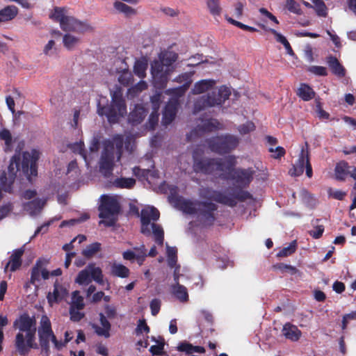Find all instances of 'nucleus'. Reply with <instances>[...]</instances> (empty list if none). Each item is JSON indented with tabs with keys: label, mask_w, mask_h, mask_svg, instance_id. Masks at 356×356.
<instances>
[{
	"label": "nucleus",
	"mask_w": 356,
	"mask_h": 356,
	"mask_svg": "<svg viewBox=\"0 0 356 356\" xmlns=\"http://www.w3.org/2000/svg\"><path fill=\"white\" fill-rule=\"evenodd\" d=\"M40 152L33 149L28 151L15 152L11 157L7 170L0 175V200L3 197L2 191L12 194L14 191L13 185L17 177L26 178L29 183L38 176V161Z\"/></svg>",
	"instance_id": "1"
},
{
	"label": "nucleus",
	"mask_w": 356,
	"mask_h": 356,
	"mask_svg": "<svg viewBox=\"0 0 356 356\" xmlns=\"http://www.w3.org/2000/svg\"><path fill=\"white\" fill-rule=\"evenodd\" d=\"M35 317H31L28 313H23L14 321L13 327L19 330L15 337V346L20 354L29 348H38V344L35 342Z\"/></svg>",
	"instance_id": "2"
},
{
	"label": "nucleus",
	"mask_w": 356,
	"mask_h": 356,
	"mask_svg": "<svg viewBox=\"0 0 356 356\" xmlns=\"http://www.w3.org/2000/svg\"><path fill=\"white\" fill-rule=\"evenodd\" d=\"M236 165L234 156H228L224 158H197L193 156V169L195 173L205 175H218L224 173L225 170H229Z\"/></svg>",
	"instance_id": "3"
},
{
	"label": "nucleus",
	"mask_w": 356,
	"mask_h": 356,
	"mask_svg": "<svg viewBox=\"0 0 356 356\" xmlns=\"http://www.w3.org/2000/svg\"><path fill=\"white\" fill-rule=\"evenodd\" d=\"M106 97L99 98L97 103V113L100 116H106L108 122H118L120 118L127 114V105L120 92L114 91L111 93V102L108 103Z\"/></svg>",
	"instance_id": "4"
},
{
	"label": "nucleus",
	"mask_w": 356,
	"mask_h": 356,
	"mask_svg": "<svg viewBox=\"0 0 356 356\" xmlns=\"http://www.w3.org/2000/svg\"><path fill=\"white\" fill-rule=\"evenodd\" d=\"M200 196L209 200H213L218 203L234 207L237 204V200L244 202L247 200L252 199V195L246 191H239L232 197H229L220 191L214 190L211 188H204L200 191Z\"/></svg>",
	"instance_id": "5"
},
{
	"label": "nucleus",
	"mask_w": 356,
	"mask_h": 356,
	"mask_svg": "<svg viewBox=\"0 0 356 356\" xmlns=\"http://www.w3.org/2000/svg\"><path fill=\"white\" fill-rule=\"evenodd\" d=\"M234 165L229 170H225L224 173L219 175V178L223 180H231L235 186L236 191V194L239 191H243V188L249 186L253 180L254 170L252 168H235Z\"/></svg>",
	"instance_id": "6"
},
{
	"label": "nucleus",
	"mask_w": 356,
	"mask_h": 356,
	"mask_svg": "<svg viewBox=\"0 0 356 356\" xmlns=\"http://www.w3.org/2000/svg\"><path fill=\"white\" fill-rule=\"evenodd\" d=\"M230 95V89L225 86H222L218 90H213L199 97L194 103V113H198L206 108L220 106L229 98Z\"/></svg>",
	"instance_id": "7"
},
{
	"label": "nucleus",
	"mask_w": 356,
	"mask_h": 356,
	"mask_svg": "<svg viewBox=\"0 0 356 356\" xmlns=\"http://www.w3.org/2000/svg\"><path fill=\"white\" fill-rule=\"evenodd\" d=\"M207 143L212 152L218 154H225L237 147L239 139L234 135L227 134L209 138Z\"/></svg>",
	"instance_id": "8"
},
{
	"label": "nucleus",
	"mask_w": 356,
	"mask_h": 356,
	"mask_svg": "<svg viewBox=\"0 0 356 356\" xmlns=\"http://www.w3.org/2000/svg\"><path fill=\"white\" fill-rule=\"evenodd\" d=\"M99 211V218L102 219L108 218L120 213V205L115 198L104 195L101 197Z\"/></svg>",
	"instance_id": "9"
},
{
	"label": "nucleus",
	"mask_w": 356,
	"mask_h": 356,
	"mask_svg": "<svg viewBox=\"0 0 356 356\" xmlns=\"http://www.w3.org/2000/svg\"><path fill=\"white\" fill-rule=\"evenodd\" d=\"M114 159L115 154L113 144L111 143H105L99 161L100 171L105 176L112 173L114 166Z\"/></svg>",
	"instance_id": "10"
},
{
	"label": "nucleus",
	"mask_w": 356,
	"mask_h": 356,
	"mask_svg": "<svg viewBox=\"0 0 356 356\" xmlns=\"http://www.w3.org/2000/svg\"><path fill=\"white\" fill-rule=\"evenodd\" d=\"M140 232L145 235L149 236L151 230L149 225L151 220L154 222L157 221L160 217L159 211L154 207H148L143 209L140 212Z\"/></svg>",
	"instance_id": "11"
},
{
	"label": "nucleus",
	"mask_w": 356,
	"mask_h": 356,
	"mask_svg": "<svg viewBox=\"0 0 356 356\" xmlns=\"http://www.w3.org/2000/svg\"><path fill=\"white\" fill-rule=\"evenodd\" d=\"M53 333L49 318L44 315L41 318L40 326L38 329L40 345L43 350L48 351L49 348V340Z\"/></svg>",
	"instance_id": "12"
},
{
	"label": "nucleus",
	"mask_w": 356,
	"mask_h": 356,
	"mask_svg": "<svg viewBox=\"0 0 356 356\" xmlns=\"http://www.w3.org/2000/svg\"><path fill=\"white\" fill-rule=\"evenodd\" d=\"M60 28L65 32H75L78 33H83L92 29V27L87 22L80 21L72 16H67L65 18L64 24Z\"/></svg>",
	"instance_id": "13"
},
{
	"label": "nucleus",
	"mask_w": 356,
	"mask_h": 356,
	"mask_svg": "<svg viewBox=\"0 0 356 356\" xmlns=\"http://www.w3.org/2000/svg\"><path fill=\"white\" fill-rule=\"evenodd\" d=\"M179 102L177 99H170L165 105L162 117V124L164 126H168L172 123L175 120L177 110H178Z\"/></svg>",
	"instance_id": "14"
},
{
	"label": "nucleus",
	"mask_w": 356,
	"mask_h": 356,
	"mask_svg": "<svg viewBox=\"0 0 356 356\" xmlns=\"http://www.w3.org/2000/svg\"><path fill=\"white\" fill-rule=\"evenodd\" d=\"M335 176L337 179L343 181L348 175L356 180V167L349 165L346 161H341L335 167Z\"/></svg>",
	"instance_id": "15"
},
{
	"label": "nucleus",
	"mask_w": 356,
	"mask_h": 356,
	"mask_svg": "<svg viewBox=\"0 0 356 356\" xmlns=\"http://www.w3.org/2000/svg\"><path fill=\"white\" fill-rule=\"evenodd\" d=\"M196 204L199 207L200 213L211 224L215 220L213 212L218 209L216 204L211 202H197Z\"/></svg>",
	"instance_id": "16"
},
{
	"label": "nucleus",
	"mask_w": 356,
	"mask_h": 356,
	"mask_svg": "<svg viewBox=\"0 0 356 356\" xmlns=\"http://www.w3.org/2000/svg\"><path fill=\"white\" fill-rule=\"evenodd\" d=\"M99 316L101 326L94 324L92 328L97 335L108 339L111 337V324L103 313H100Z\"/></svg>",
	"instance_id": "17"
},
{
	"label": "nucleus",
	"mask_w": 356,
	"mask_h": 356,
	"mask_svg": "<svg viewBox=\"0 0 356 356\" xmlns=\"http://www.w3.org/2000/svg\"><path fill=\"white\" fill-rule=\"evenodd\" d=\"M326 63L334 75L339 78L345 76L346 70L336 56L332 55L327 56Z\"/></svg>",
	"instance_id": "18"
},
{
	"label": "nucleus",
	"mask_w": 356,
	"mask_h": 356,
	"mask_svg": "<svg viewBox=\"0 0 356 356\" xmlns=\"http://www.w3.org/2000/svg\"><path fill=\"white\" fill-rule=\"evenodd\" d=\"M193 72H184L177 76L175 81L177 83H183V85L179 88L173 89L175 93L179 96L184 95L192 83V76Z\"/></svg>",
	"instance_id": "19"
},
{
	"label": "nucleus",
	"mask_w": 356,
	"mask_h": 356,
	"mask_svg": "<svg viewBox=\"0 0 356 356\" xmlns=\"http://www.w3.org/2000/svg\"><path fill=\"white\" fill-rule=\"evenodd\" d=\"M24 250L23 248L16 249L13 251L10 257L9 261L6 264L4 271L6 272L10 266V270L14 272L22 266V257L23 256Z\"/></svg>",
	"instance_id": "20"
},
{
	"label": "nucleus",
	"mask_w": 356,
	"mask_h": 356,
	"mask_svg": "<svg viewBox=\"0 0 356 356\" xmlns=\"http://www.w3.org/2000/svg\"><path fill=\"white\" fill-rule=\"evenodd\" d=\"M67 294L66 289L57 282L54 284L53 292H49L47 296L48 302L51 305L61 301Z\"/></svg>",
	"instance_id": "21"
},
{
	"label": "nucleus",
	"mask_w": 356,
	"mask_h": 356,
	"mask_svg": "<svg viewBox=\"0 0 356 356\" xmlns=\"http://www.w3.org/2000/svg\"><path fill=\"white\" fill-rule=\"evenodd\" d=\"M147 113V111L143 106L137 104L129 115V122L133 125H137L143 121Z\"/></svg>",
	"instance_id": "22"
},
{
	"label": "nucleus",
	"mask_w": 356,
	"mask_h": 356,
	"mask_svg": "<svg viewBox=\"0 0 356 356\" xmlns=\"http://www.w3.org/2000/svg\"><path fill=\"white\" fill-rule=\"evenodd\" d=\"M46 203L45 200L36 198L23 204V209L31 216L40 213Z\"/></svg>",
	"instance_id": "23"
},
{
	"label": "nucleus",
	"mask_w": 356,
	"mask_h": 356,
	"mask_svg": "<svg viewBox=\"0 0 356 356\" xmlns=\"http://www.w3.org/2000/svg\"><path fill=\"white\" fill-rule=\"evenodd\" d=\"M177 57V56L174 54L169 60L163 56L162 61H154L151 66L152 76L165 72L163 70L164 65H170L172 63L176 61Z\"/></svg>",
	"instance_id": "24"
},
{
	"label": "nucleus",
	"mask_w": 356,
	"mask_h": 356,
	"mask_svg": "<svg viewBox=\"0 0 356 356\" xmlns=\"http://www.w3.org/2000/svg\"><path fill=\"white\" fill-rule=\"evenodd\" d=\"M216 85V81L213 79H202L196 82L192 89L193 95H200L204 93Z\"/></svg>",
	"instance_id": "25"
},
{
	"label": "nucleus",
	"mask_w": 356,
	"mask_h": 356,
	"mask_svg": "<svg viewBox=\"0 0 356 356\" xmlns=\"http://www.w3.org/2000/svg\"><path fill=\"white\" fill-rule=\"evenodd\" d=\"M282 334L286 339L296 341L300 339L302 333L297 326L288 323L284 325Z\"/></svg>",
	"instance_id": "26"
},
{
	"label": "nucleus",
	"mask_w": 356,
	"mask_h": 356,
	"mask_svg": "<svg viewBox=\"0 0 356 356\" xmlns=\"http://www.w3.org/2000/svg\"><path fill=\"white\" fill-rule=\"evenodd\" d=\"M220 123L216 119L202 120V123L197 124V129L202 132H211L220 129Z\"/></svg>",
	"instance_id": "27"
},
{
	"label": "nucleus",
	"mask_w": 356,
	"mask_h": 356,
	"mask_svg": "<svg viewBox=\"0 0 356 356\" xmlns=\"http://www.w3.org/2000/svg\"><path fill=\"white\" fill-rule=\"evenodd\" d=\"M49 263V260L45 259H39L36 261L35 264L31 270L30 282L34 284L36 282L40 281V270Z\"/></svg>",
	"instance_id": "28"
},
{
	"label": "nucleus",
	"mask_w": 356,
	"mask_h": 356,
	"mask_svg": "<svg viewBox=\"0 0 356 356\" xmlns=\"http://www.w3.org/2000/svg\"><path fill=\"white\" fill-rule=\"evenodd\" d=\"M172 293L181 302H186L188 300V293L186 286L177 283L171 286Z\"/></svg>",
	"instance_id": "29"
},
{
	"label": "nucleus",
	"mask_w": 356,
	"mask_h": 356,
	"mask_svg": "<svg viewBox=\"0 0 356 356\" xmlns=\"http://www.w3.org/2000/svg\"><path fill=\"white\" fill-rule=\"evenodd\" d=\"M315 94L314 90L307 83H301L297 91V95L305 102L312 99Z\"/></svg>",
	"instance_id": "30"
},
{
	"label": "nucleus",
	"mask_w": 356,
	"mask_h": 356,
	"mask_svg": "<svg viewBox=\"0 0 356 356\" xmlns=\"http://www.w3.org/2000/svg\"><path fill=\"white\" fill-rule=\"evenodd\" d=\"M18 9L15 6H8L0 10V23L14 19L17 15Z\"/></svg>",
	"instance_id": "31"
},
{
	"label": "nucleus",
	"mask_w": 356,
	"mask_h": 356,
	"mask_svg": "<svg viewBox=\"0 0 356 356\" xmlns=\"http://www.w3.org/2000/svg\"><path fill=\"white\" fill-rule=\"evenodd\" d=\"M111 273L115 277L127 278L129 276L130 270L123 264L113 263L111 266Z\"/></svg>",
	"instance_id": "32"
},
{
	"label": "nucleus",
	"mask_w": 356,
	"mask_h": 356,
	"mask_svg": "<svg viewBox=\"0 0 356 356\" xmlns=\"http://www.w3.org/2000/svg\"><path fill=\"white\" fill-rule=\"evenodd\" d=\"M113 7L120 13L124 14L127 17H130L137 14L136 9L121 1H115L113 3Z\"/></svg>",
	"instance_id": "33"
},
{
	"label": "nucleus",
	"mask_w": 356,
	"mask_h": 356,
	"mask_svg": "<svg viewBox=\"0 0 356 356\" xmlns=\"http://www.w3.org/2000/svg\"><path fill=\"white\" fill-rule=\"evenodd\" d=\"M177 204L180 209L187 214H195L197 213L195 204L191 200L180 197L177 199Z\"/></svg>",
	"instance_id": "34"
},
{
	"label": "nucleus",
	"mask_w": 356,
	"mask_h": 356,
	"mask_svg": "<svg viewBox=\"0 0 356 356\" xmlns=\"http://www.w3.org/2000/svg\"><path fill=\"white\" fill-rule=\"evenodd\" d=\"M152 232L154 237V241L159 245H163L164 241V231L161 225L152 222L151 224Z\"/></svg>",
	"instance_id": "35"
},
{
	"label": "nucleus",
	"mask_w": 356,
	"mask_h": 356,
	"mask_svg": "<svg viewBox=\"0 0 356 356\" xmlns=\"http://www.w3.org/2000/svg\"><path fill=\"white\" fill-rule=\"evenodd\" d=\"M135 184L136 180L134 178L120 177L115 179L113 181V186L118 188L131 189Z\"/></svg>",
	"instance_id": "36"
},
{
	"label": "nucleus",
	"mask_w": 356,
	"mask_h": 356,
	"mask_svg": "<svg viewBox=\"0 0 356 356\" xmlns=\"http://www.w3.org/2000/svg\"><path fill=\"white\" fill-rule=\"evenodd\" d=\"M304 172L303 149H302L299 158L296 164L289 170V174L293 177H298Z\"/></svg>",
	"instance_id": "37"
},
{
	"label": "nucleus",
	"mask_w": 356,
	"mask_h": 356,
	"mask_svg": "<svg viewBox=\"0 0 356 356\" xmlns=\"http://www.w3.org/2000/svg\"><path fill=\"white\" fill-rule=\"evenodd\" d=\"M75 282L79 285H88L92 282L88 266L78 273Z\"/></svg>",
	"instance_id": "38"
},
{
	"label": "nucleus",
	"mask_w": 356,
	"mask_h": 356,
	"mask_svg": "<svg viewBox=\"0 0 356 356\" xmlns=\"http://www.w3.org/2000/svg\"><path fill=\"white\" fill-rule=\"evenodd\" d=\"M88 268L90 273L91 279L98 284H103L104 281L102 269L99 267H96L94 264H89Z\"/></svg>",
	"instance_id": "39"
},
{
	"label": "nucleus",
	"mask_w": 356,
	"mask_h": 356,
	"mask_svg": "<svg viewBox=\"0 0 356 356\" xmlns=\"http://www.w3.org/2000/svg\"><path fill=\"white\" fill-rule=\"evenodd\" d=\"M152 76L154 79V84L156 88L159 89H163L166 87L168 81V73L167 71Z\"/></svg>",
	"instance_id": "40"
},
{
	"label": "nucleus",
	"mask_w": 356,
	"mask_h": 356,
	"mask_svg": "<svg viewBox=\"0 0 356 356\" xmlns=\"http://www.w3.org/2000/svg\"><path fill=\"white\" fill-rule=\"evenodd\" d=\"M63 43L68 50H72L79 43V38L70 33L63 35Z\"/></svg>",
	"instance_id": "41"
},
{
	"label": "nucleus",
	"mask_w": 356,
	"mask_h": 356,
	"mask_svg": "<svg viewBox=\"0 0 356 356\" xmlns=\"http://www.w3.org/2000/svg\"><path fill=\"white\" fill-rule=\"evenodd\" d=\"M101 250V243L95 242L86 246L83 250L82 254L87 259L92 258L96 253Z\"/></svg>",
	"instance_id": "42"
},
{
	"label": "nucleus",
	"mask_w": 356,
	"mask_h": 356,
	"mask_svg": "<svg viewBox=\"0 0 356 356\" xmlns=\"http://www.w3.org/2000/svg\"><path fill=\"white\" fill-rule=\"evenodd\" d=\"M206 4L211 15L219 16L222 13L219 0H206Z\"/></svg>",
	"instance_id": "43"
},
{
	"label": "nucleus",
	"mask_w": 356,
	"mask_h": 356,
	"mask_svg": "<svg viewBox=\"0 0 356 356\" xmlns=\"http://www.w3.org/2000/svg\"><path fill=\"white\" fill-rule=\"evenodd\" d=\"M85 307L83 298L80 295L79 291L72 293V303L70 308H76L77 309H83Z\"/></svg>",
	"instance_id": "44"
},
{
	"label": "nucleus",
	"mask_w": 356,
	"mask_h": 356,
	"mask_svg": "<svg viewBox=\"0 0 356 356\" xmlns=\"http://www.w3.org/2000/svg\"><path fill=\"white\" fill-rule=\"evenodd\" d=\"M134 250L136 252L135 259L137 261L138 264L141 266L147 257L145 246L144 244H142L139 247H134Z\"/></svg>",
	"instance_id": "45"
},
{
	"label": "nucleus",
	"mask_w": 356,
	"mask_h": 356,
	"mask_svg": "<svg viewBox=\"0 0 356 356\" xmlns=\"http://www.w3.org/2000/svg\"><path fill=\"white\" fill-rule=\"evenodd\" d=\"M147 63L141 60H137L134 66V72L139 78H144L146 74Z\"/></svg>",
	"instance_id": "46"
},
{
	"label": "nucleus",
	"mask_w": 356,
	"mask_h": 356,
	"mask_svg": "<svg viewBox=\"0 0 356 356\" xmlns=\"http://www.w3.org/2000/svg\"><path fill=\"white\" fill-rule=\"evenodd\" d=\"M297 243L296 241H293L287 247L283 248L278 253L277 257H288L296 250Z\"/></svg>",
	"instance_id": "47"
},
{
	"label": "nucleus",
	"mask_w": 356,
	"mask_h": 356,
	"mask_svg": "<svg viewBox=\"0 0 356 356\" xmlns=\"http://www.w3.org/2000/svg\"><path fill=\"white\" fill-rule=\"evenodd\" d=\"M113 144L114 149H116V153L118 154V159H120L122 153L123 148V138L122 136H116L113 138V142L108 141Z\"/></svg>",
	"instance_id": "48"
},
{
	"label": "nucleus",
	"mask_w": 356,
	"mask_h": 356,
	"mask_svg": "<svg viewBox=\"0 0 356 356\" xmlns=\"http://www.w3.org/2000/svg\"><path fill=\"white\" fill-rule=\"evenodd\" d=\"M67 16L64 14L63 8L56 7L54 9V13L51 15V17L53 18L55 21L58 22L60 23V26H63L64 24V20Z\"/></svg>",
	"instance_id": "49"
},
{
	"label": "nucleus",
	"mask_w": 356,
	"mask_h": 356,
	"mask_svg": "<svg viewBox=\"0 0 356 356\" xmlns=\"http://www.w3.org/2000/svg\"><path fill=\"white\" fill-rule=\"evenodd\" d=\"M312 2L314 4L316 14L320 17H326L327 12L324 1L322 0H312Z\"/></svg>",
	"instance_id": "50"
},
{
	"label": "nucleus",
	"mask_w": 356,
	"mask_h": 356,
	"mask_svg": "<svg viewBox=\"0 0 356 356\" xmlns=\"http://www.w3.org/2000/svg\"><path fill=\"white\" fill-rule=\"evenodd\" d=\"M168 254V264L170 268H174L176 266L177 257V250L175 248L168 247L167 248Z\"/></svg>",
	"instance_id": "51"
},
{
	"label": "nucleus",
	"mask_w": 356,
	"mask_h": 356,
	"mask_svg": "<svg viewBox=\"0 0 356 356\" xmlns=\"http://www.w3.org/2000/svg\"><path fill=\"white\" fill-rule=\"evenodd\" d=\"M133 80V76L128 70H123L118 77V81L124 86H129Z\"/></svg>",
	"instance_id": "52"
},
{
	"label": "nucleus",
	"mask_w": 356,
	"mask_h": 356,
	"mask_svg": "<svg viewBox=\"0 0 356 356\" xmlns=\"http://www.w3.org/2000/svg\"><path fill=\"white\" fill-rule=\"evenodd\" d=\"M286 8L291 13L297 15L302 14L300 4L295 0H286Z\"/></svg>",
	"instance_id": "53"
},
{
	"label": "nucleus",
	"mask_w": 356,
	"mask_h": 356,
	"mask_svg": "<svg viewBox=\"0 0 356 356\" xmlns=\"http://www.w3.org/2000/svg\"><path fill=\"white\" fill-rule=\"evenodd\" d=\"M159 111L158 110H152L151 114L149 115L148 122L147 124V127L151 129L154 130L156 126L158 124L159 122Z\"/></svg>",
	"instance_id": "54"
},
{
	"label": "nucleus",
	"mask_w": 356,
	"mask_h": 356,
	"mask_svg": "<svg viewBox=\"0 0 356 356\" xmlns=\"http://www.w3.org/2000/svg\"><path fill=\"white\" fill-rule=\"evenodd\" d=\"M150 332V328L147 325L145 319H140L138 321L137 327L135 329V334L138 336L145 332L148 334Z\"/></svg>",
	"instance_id": "55"
},
{
	"label": "nucleus",
	"mask_w": 356,
	"mask_h": 356,
	"mask_svg": "<svg viewBox=\"0 0 356 356\" xmlns=\"http://www.w3.org/2000/svg\"><path fill=\"white\" fill-rule=\"evenodd\" d=\"M304 169L306 170V175L311 178L313 175L312 167L309 161V152L303 149Z\"/></svg>",
	"instance_id": "56"
},
{
	"label": "nucleus",
	"mask_w": 356,
	"mask_h": 356,
	"mask_svg": "<svg viewBox=\"0 0 356 356\" xmlns=\"http://www.w3.org/2000/svg\"><path fill=\"white\" fill-rule=\"evenodd\" d=\"M308 72L318 76H325L327 75L326 67L323 66L312 65L308 67Z\"/></svg>",
	"instance_id": "57"
},
{
	"label": "nucleus",
	"mask_w": 356,
	"mask_h": 356,
	"mask_svg": "<svg viewBox=\"0 0 356 356\" xmlns=\"http://www.w3.org/2000/svg\"><path fill=\"white\" fill-rule=\"evenodd\" d=\"M255 129V125L252 122H247L245 124L240 125L238 128L239 133L242 135L249 134Z\"/></svg>",
	"instance_id": "58"
},
{
	"label": "nucleus",
	"mask_w": 356,
	"mask_h": 356,
	"mask_svg": "<svg viewBox=\"0 0 356 356\" xmlns=\"http://www.w3.org/2000/svg\"><path fill=\"white\" fill-rule=\"evenodd\" d=\"M275 267L282 272H288L291 275H295L298 272V270L296 267L284 263L278 264Z\"/></svg>",
	"instance_id": "59"
},
{
	"label": "nucleus",
	"mask_w": 356,
	"mask_h": 356,
	"mask_svg": "<svg viewBox=\"0 0 356 356\" xmlns=\"http://www.w3.org/2000/svg\"><path fill=\"white\" fill-rule=\"evenodd\" d=\"M268 151L270 153H273L271 156L275 159H279L282 158L286 154V150L284 149V148L280 146H278L275 148L271 147L268 149Z\"/></svg>",
	"instance_id": "60"
},
{
	"label": "nucleus",
	"mask_w": 356,
	"mask_h": 356,
	"mask_svg": "<svg viewBox=\"0 0 356 356\" xmlns=\"http://www.w3.org/2000/svg\"><path fill=\"white\" fill-rule=\"evenodd\" d=\"M72 149L74 152L79 153L85 161H86V152L84 148V143L83 142L75 143L72 145Z\"/></svg>",
	"instance_id": "61"
},
{
	"label": "nucleus",
	"mask_w": 356,
	"mask_h": 356,
	"mask_svg": "<svg viewBox=\"0 0 356 356\" xmlns=\"http://www.w3.org/2000/svg\"><path fill=\"white\" fill-rule=\"evenodd\" d=\"M161 302L159 299L154 298L153 300H152V301L150 302V304H149V307H150L151 313H152V316H155L159 314V312L161 309Z\"/></svg>",
	"instance_id": "62"
},
{
	"label": "nucleus",
	"mask_w": 356,
	"mask_h": 356,
	"mask_svg": "<svg viewBox=\"0 0 356 356\" xmlns=\"http://www.w3.org/2000/svg\"><path fill=\"white\" fill-rule=\"evenodd\" d=\"M79 310V309H77L76 308H70L71 321L74 322H79L84 317V314Z\"/></svg>",
	"instance_id": "63"
},
{
	"label": "nucleus",
	"mask_w": 356,
	"mask_h": 356,
	"mask_svg": "<svg viewBox=\"0 0 356 356\" xmlns=\"http://www.w3.org/2000/svg\"><path fill=\"white\" fill-rule=\"evenodd\" d=\"M352 320H356V311L352 312L350 314H345L343 316L341 329L343 330H346L348 323Z\"/></svg>",
	"instance_id": "64"
}]
</instances>
